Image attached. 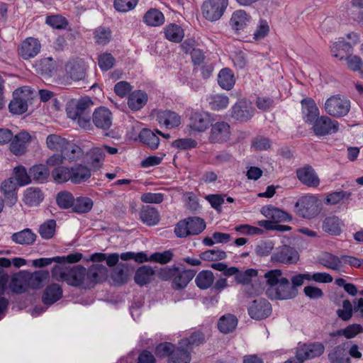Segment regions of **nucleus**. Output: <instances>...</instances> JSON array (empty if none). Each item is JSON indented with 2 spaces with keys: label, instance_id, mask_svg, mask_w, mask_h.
Here are the masks:
<instances>
[{
  "label": "nucleus",
  "instance_id": "obj_50",
  "mask_svg": "<svg viewBox=\"0 0 363 363\" xmlns=\"http://www.w3.org/2000/svg\"><path fill=\"white\" fill-rule=\"evenodd\" d=\"M46 143L50 150L62 152L67 140L60 135L51 134L47 137Z\"/></svg>",
  "mask_w": 363,
  "mask_h": 363
},
{
  "label": "nucleus",
  "instance_id": "obj_17",
  "mask_svg": "<svg viewBox=\"0 0 363 363\" xmlns=\"http://www.w3.org/2000/svg\"><path fill=\"white\" fill-rule=\"evenodd\" d=\"M41 45L39 40L34 38H26L19 48V55L25 60L36 56L40 51Z\"/></svg>",
  "mask_w": 363,
  "mask_h": 363
},
{
  "label": "nucleus",
  "instance_id": "obj_38",
  "mask_svg": "<svg viewBox=\"0 0 363 363\" xmlns=\"http://www.w3.org/2000/svg\"><path fill=\"white\" fill-rule=\"evenodd\" d=\"M25 272H21L13 276L9 284L11 290L15 294H22L28 288Z\"/></svg>",
  "mask_w": 363,
  "mask_h": 363
},
{
  "label": "nucleus",
  "instance_id": "obj_60",
  "mask_svg": "<svg viewBox=\"0 0 363 363\" xmlns=\"http://www.w3.org/2000/svg\"><path fill=\"white\" fill-rule=\"evenodd\" d=\"M229 104L228 96L222 94L213 96L209 101L210 108L214 111H220L225 108Z\"/></svg>",
  "mask_w": 363,
  "mask_h": 363
},
{
  "label": "nucleus",
  "instance_id": "obj_18",
  "mask_svg": "<svg viewBox=\"0 0 363 363\" xmlns=\"http://www.w3.org/2000/svg\"><path fill=\"white\" fill-rule=\"evenodd\" d=\"M253 115V108L247 101L239 100L231 108V116L240 121H247Z\"/></svg>",
  "mask_w": 363,
  "mask_h": 363
},
{
  "label": "nucleus",
  "instance_id": "obj_3",
  "mask_svg": "<svg viewBox=\"0 0 363 363\" xmlns=\"http://www.w3.org/2000/svg\"><path fill=\"white\" fill-rule=\"evenodd\" d=\"M296 213L301 217L311 219L316 217L321 211V203L314 195L301 196L295 204Z\"/></svg>",
  "mask_w": 363,
  "mask_h": 363
},
{
  "label": "nucleus",
  "instance_id": "obj_47",
  "mask_svg": "<svg viewBox=\"0 0 363 363\" xmlns=\"http://www.w3.org/2000/svg\"><path fill=\"white\" fill-rule=\"evenodd\" d=\"M94 105V102L89 96L82 97L77 100L75 105V110L72 113V116H83L90 114L91 107Z\"/></svg>",
  "mask_w": 363,
  "mask_h": 363
},
{
  "label": "nucleus",
  "instance_id": "obj_27",
  "mask_svg": "<svg viewBox=\"0 0 363 363\" xmlns=\"http://www.w3.org/2000/svg\"><path fill=\"white\" fill-rule=\"evenodd\" d=\"M140 218L146 225L153 226L160 222V215L155 208L145 206L140 211Z\"/></svg>",
  "mask_w": 363,
  "mask_h": 363
},
{
  "label": "nucleus",
  "instance_id": "obj_52",
  "mask_svg": "<svg viewBox=\"0 0 363 363\" xmlns=\"http://www.w3.org/2000/svg\"><path fill=\"white\" fill-rule=\"evenodd\" d=\"M15 179L18 186H26L31 182V175L30 172L28 173L27 169L23 166H18L13 169Z\"/></svg>",
  "mask_w": 363,
  "mask_h": 363
},
{
  "label": "nucleus",
  "instance_id": "obj_32",
  "mask_svg": "<svg viewBox=\"0 0 363 363\" xmlns=\"http://www.w3.org/2000/svg\"><path fill=\"white\" fill-rule=\"evenodd\" d=\"M346 345L347 343L339 345L329 352L328 359L331 363H350Z\"/></svg>",
  "mask_w": 363,
  "mask_h": 363
},
{
  "label": "nucleus",
  "instance_id": "obj_57",
  "mask_svg": "<svg viewBox=\"0 0 363 363\" xmlns=\"http://www.w3.org/2000/svg\"><path fill=\"white\" fill-rule=\"evenodd\" d=\"M71 167L68 168L64 166H60L55 168L52 172V177L54 180L59 183L71 182Z\"/></svg>",
  "mask_w": 363,
  "mask_h": 363
},
{
  "label": "nucleus",
  "instance_id": "obj_53",
  "mask_svg": "<svg viewBox=\"0 0 363 363\" xmlns=\"http://www.w3.org/2000/svg\"><path fill=\"white\" fill-rule=\"evenodd\" d=\"M30 174L34 180L43 182L48 179L50 172L45 165L40 164L30 168Z\"/></svg>",
  "mask_w": 363,
  "mask_h": 363
},
{
  "label": "nucleus",
  "instance_id": "obj_59",
  "mask_svg": "<svg viewBox=\"0 0 363 363\" xmlns=\"http://www.w3.org/2000/svg\"><path fill=\"white\" fill-rule=\"evenodd\" d=\"M204 340L203 334L201 332L197 331L191 333L188 338L182 339L179 342V344L183 345L190 350L191 346H198L203 343Z\"/></svg>",
  "mask_w": 363,
  "mask_h": 363
},
{
  "label": "nucleus",
  "instance_id": "obj_21",
  "mask_svg": "<svg viewBox=\"0 0 363 363\" xmlns=\"http://www.w3.org/2000/svg\"><path fill=\"white\" fill-rule=\"evenodd\" d=\"M272 259L283 264L295 263L298 259V254L294 248L284 245L273 255Z\"/></svg>",
  "mask_w": 363,
  "mask_h": 363
},
{
  "label": "nucleus",
  "instance_id": "obj_43",
  "mask_svg": "<svg viewBox=\"0 0 363 363\" xmlns=\"http://www.w3.org/2000/svg\"><path fill=\"white\" fill-rule=\"evenodd\" d=\"M166 38L174 43H180L184 35L183 29L178 25L172 23L164 28Z\"/></svg>",
  "mask_w": 363,
  "mask_h": 363
},
{
  "label": "nucleus",
  "instance_id": "obj_61",
  "mask_svg": "<svg viewBox=\"0 0 363 363\" xmlns=\"http://www.w3.org/2000/svg\"><path fill=\"white\" fill-rule=\"evenodd\" d=\"M351 194V192L342 190L331 192L326 196L325 203L327 205H336L344 199H349Z\"/></svg>",
  "mask_w": 363,
  "mask_h": 363
},
{
  "label": "nucleus",
  "instance_id": "obj_19",
  "mask_svg": "<svg viewBox=\"0 0 363 363\" xmlns=\"http://www.w3.org/2000/svg\"><path fill=\"white\" fill-rule=\"evenodd\" d=\"M344 226L343 221L337 216H326L322 223V230L334 236L340 235Z\"/></svg>",
  "mask_w": 363,
  "mask_h": 363
},
{
  "label": "nucleus",
  "instance_id": "obj_6",
  "mask_svg": "<svg viewBox=\"0 0 363 363\" xmlns=\"http://www.w3.org/2000/svg\"><path fill=\"white\" fill-rule=\"evenodd\" d=\"M213 120L207 112H194L189 118L188 127L194 133L206 132L212 125Z\"/></svg>",
  "mask_w": 363,
  "mask_h": 363
},
{
  "label": "nucleus",
  "instance_id": "obj_13",
  "mask_svg": "<svg viewBox=\"0 0 363 363\" xmlns=\"http://www.w3.org/2000/svg\"><path fill=\"white\" fill-rule=\"evenodd\" d=\"M112 113L111 111L104 106H100L95 109L92 114V121L96 128L106 130L112 125Z\"/></svg>",
  "mask_w": 363,
  "mask_h": 363
},
{
  "label": "nucleus",
  "instance_id": "obj_33",
  "mask_svg": "<svg viewBox=\"0 0 363 363\" xmlns=\"http://www.w3.org/2000/svg\"><path fill=\"white\" fill-rule=\"evenodd\" d=\"M257 271L253 269H248L245 272L239 271V272H238L236 274L235 280L238 284H242L245 286L243 290L247 294H248L250 296H252L253 294H257L258 291H255V292L250 291L251 286H250L248 284L252 281V279L257 277Z\"/></svg>",
  "mask_w": 363,
  "mask_h": 363
},
{
  "label": "nucleus",
  "instance_id": "obj_62",
  "mask_svg": "<svg viewBox=\"0 0 363 363\" xmlns=\"http://www.w3.org/2000/svg\"><path fill=\"white\" fill-rule=\"evenodd\" d=\"M201 259L205 261H216L224 259L226 257L225 252L219 249L208 250L200 255Z\"/></svg>",
  "mask_w": 363,
  "mask_h": 363
},
{
  "label": "nucleus",
  "instance_id": "obj_29",
  "mask_svg": "<svg viewBox=\"0 0 363 363\" xmlns=\"http://www.w3.org/2000/svg\"><path fill=\"white\" fill-rule=\"evenodd\" d=\"M251 16L243 10L235 11L230 20V24L232 28L239 31L243 30L250 22Z\"/></svg>",
  "mask_w": 363,
  "mask_h": 363
},
{
  "label": "nucleus",
  "instance_id": "obj_46",
  "mask_svg": "<svg viewBox=\"0 0 363 363\" xmlns=\"http://www.w3.org/2000/svg\"><path fill=\"white\" fill-rule=\"evenodd\" d=\"M214 275L211 271L203 270L200 272L195 279L196 286L201 289H207L213 284Z\"/></svg>",
  "mask_w": 363,
  "mask_h": 363
},
{
  "label": "nucleus",
  "instance_id": "obj_49",
  "mask_svg": "<svg viewBox=\"0 0 363 363\" xmlns=\"http://www.w3.org/2000/svg\"><path fill=\"white\" fill-rule=\"evenodd\" d=\"M105 156L106 155L101 146L93 147L89 152L90 163L96 169H99L102 166Z\"/></svg>",
  "mask_w": 363,
  "mask_h": 363
},
{
  "label": "nucleus",
  "instance_id": "obj_2",
  "mask_svg": "<svg viewBox=\"0 0 363 363\" xmlns=\"http://www.w3.org/2000/svg\"><path fill=\"white\" fill-rule=\"evenodd\" d=\"M195 276V272L183 267L172 266L161 268L157 273L159 279L171 281L174 290H182L187 286Z\"/></svg>",
  "mask_w": 363,
  "mask_h": 363
},
{
  "label": "nucleus",
  "instance_id": "obj_14",
  "mask_svg": "<svg viewBox=\"0 0 363 363\" xmlns=\"http://www.w3.org/2000/svg\"><path fill=\"white\" fill-rule=\"evenodd\" d=\"M65 71L67 76L75 82L84 79L86 74V65L81 59L67 62Z\"/></svg>",
  "mask_w": 363,
  "mask_h": 363
},
{
  "label": "nucleus",
  "instance_id": "obj_1",
  "mask_svg": "<svg viewBox=\"0 0 363 363\" xmlns=\"http://www.w3.org/2000/svg\"><path fill=\"white\" fill-rule=\"evenodd\" d=\"M281 275L280 269L270 270L264 274L268 286L266 294L270 299H291L297 294V289H294L289 281Z\"/></svg>",
  "mask_w": 363,
  "mask_h": 363
},
{
  "label": "nucleus",
  "instance_id": "obj_35",
  "mask_svg": "<svg viewBox=\"0 0 363 363\" xmlns=\"http://www.w3.org/2000/svg\"><path fill=\"white\" fill-rule=\"evenodd\" d=\"M25 273L28 288L32 289H39L42 287L43 281L49 277V272L43 270L37 271L33 273L25 272Z\"/></svg>",
  "mask_w": 363,
  "mask_h": 363
},
{
  "label": "nucleus",
  "instance_id": "obj_12",
  "mask_svg": "<svg viewBox=\"0 0 363 363\" xmlns=\"http://www.w3.org/2000/svg\"><path fill=\"white\" fill-rule=\"evenodd\" d=\"M323 344L319 342L303 344L297 347V357L301 362L320 356L324 352Z\"/></svg>",
  "mask_w": 363,
  "mask_h": 363
},
{
  "label": "nucleus",
  "instance_id": "obj_15",
  "mask_svg": "<svg viewBox=\"0 0 363 363\" xmlns=\"http://www.w3.org/2000/svg\"><path fill=\"white\" fill-rule=\"evenodd\" d=\"M31 136L26 131H21L16 135H13L10 144V150L15 155H22L27 150L28 143L30 142Z\"/></svg>",
  "mask_w": 363,
  "mask_h": 363
},
{
  "label": "nucleus",
  "instance_id": "obj_9",
  "mask_svg": "<svg viewBox=\"0 0 363 363\" xmlns=\"http://www.w3.org/2000/svg\"><path fill=\"white\" fill-rule=\"evenodd\" d=\"M211 129L208 140L212 143H222L229 140L230 126L225 121H218L211 125Z\"/></svg>",
  "mask_w": 363,
  "mask_h": 363
},
{
  "label": "nucleus",
  "instance_id": "obj_51",
  "mask_svg": "<svg viewBox=\"0 0 363 363\" xmlns=\"http://www.w3.org/2000/svg\"><path fill=\"white\" fill-rule=\"evenodd\" d=\"M188 229L189 235H199L206 228V223L203 219L199 217L187 218Z\"/></svg>",
  "mask_w": 363,
  "mask_h": 363
},
{
  "label": "nucleus",
  "instance_id": "obj_36",
  "mask_svg": "<svg viewBox=\"0 0 363 363\" xmlns=\"http://www.w3.org/2000/svg\"><path fill=\"white\" fill-rule=\"evenodd\" d=\"M191 361L190 350L183 345L179 343L171 357L168 359V363H189Z\"/></svg>",
  "mask_w": 363,
  "mask_h": 363
},
{
  "label": "nucleus",
  "instance_id": "obj_55",
  "mask_svg": "<svg viewBox=\"0 0 363 363\" xmlns=\"http://www.w3.org/2000/svg\"><path fill=\"white\" fill-rule=\"evenodd\" d=\"M56 221L50 219L40 225L38 233L42 238L48 240L52 238L55 233Z\"/></svg>",
  "mask_w": 363,
  "mask_h": 363
},
{
  "label": "nucleus",
  "instance_id": "obj_26",
  "mask_svg": "<svg viewBox=\"0 0 363 363\" xmlns=\"http://www.w3.org/2000/svg\"><path fill=\"white\" fill-rule=\"evenodd\" d=\"M155 271L149 265H143L135 272L134 280L142 286L150 283L155 278Z\"/></svg>",
  "mask_w": 363,
  "mask_h": 363
},
{
  "label": "nucleus",
  "instance_id": "obj_30",
  "mask_svg": "<svg viewBox=\"0 0 363 363\" xmlns=\"http://www.w3.org/2000/svg\"><path fill=\"white\" fill-rule=\"evenodd\" d=\"M147 101V95L141 90L132 92L128 98V105L132 111L141 109L146 104Z\"/></svg>",
  "mask_w": 363,
  "mask_h": 363
},
{
  "label": "nucleus",
  "instance_id": "obj_28",
  "mask_svg": "<svg viewBox=\"0 0 363 363\" xmlns=\"http://www.w3.org/2000/svg\"><path fill=\"white\" fill-rule=\"evenodd\" d=\"M16 189L17 184L13 178H9L1 184V191L10 206H13L17 201Z\"/></svg>",
  "mask_w": 363,
  "mask_h": 363
},
{
  "label": "nucleus",
  "instance_id": "obj_4",
  "mask_svg": "<svg viewBox=\"0 0 363 363\" xmlns=\"http://www.w3.org/2000/svg\"><path fill=\"white\" fill-rule=\"evenodd\" d=\"M326 113L336 118L346 116L350 110V101L340 95H335L328 98L325 103Z\"/></svg>",
  "mask_w": 363,
  "mask_h": 363
},
{
  "label": "nucleus",
  "instance_id": "obj_16",
  "mask_svg": "<svg viewBox=\"0 0 363 363\" xmlns=\"http://www.w3.org/2000/svg\"><path fill=\"white\" fill-rule=\"evenodd\" d=\"M296 177L303 184L310 187H317L320 184L317 174L310 165L297 169Z\"/></svg>",
  "mask_w": 363,
  "mask_h": 363
},
{
  "label": "nucleus",
  "instance_id": "obj_63",
  "mask_svg": "<svg viewBox=\"0 0 363 363\" xmlns=\"http://www.w3.org/2000/svg\"><path fill=\"white\" fill-rule=\"evenodd\" d=\"M115 62L114 57L108 52H104L98 57V65L102 71L111 69L113 67Z\"/></svg>",
  "mask_w": 363,
  "mask_h": 363
},
{
  "label": "nucleus",
  "instance_id": "obj_37",
  "mask_svg": "<svg viewBox=\"0 0 363 363\" xmlns=\"http://www.w3.org/2000/svg\"><path fill=\"white\" fill-rule=\"evenodd\" d=\"M238 319L234 315L226 314L220 318L218 328L221 333L228 334L234 331L238 325Z\"/></svg>",
  "mask_w": 363,
  "mask_h": 363
},
{
  "label": "nucleus",
  "instance_id": "obj_39",
  "mask_svg": "<svg viewBox=\"0 0 363 363\" xmlns=\"http://www.w3.org/2000/svg\"><path fill=\"white\" fill-rule=\"evenodd\" d=\"M235 82L234 74L229 68L222 69L218 75V84L225 90H230Z\"/></svg>",
  "mask_w": 363,
  "mask_h": 363
},
{
  "label": "nucleus",
  "instance_id": "obj_41",
  "mask_svg": "<svg viewBox=\"0 0 363 363\" xmlns=\"http://www.w3.org/2000/svg\"><path fill=\"white\" fill-rule=\"evenodd\" d=\"M143 21L150 26H160L164 22L163 13L156 9H151L147 11L143 17Z\"/></svg>",
  "mask_w": 363,
  "mask_h": 363
},
{
  "label": "nucleus",
  "instance_id": "obj_20",
  "mask_svg": "<svg viewBox=\"0 0 363 363\" xmlns=\"http://www.w3.org/2000/svg\"><path fill=\"white\" fill-rule=\"evenodd\" d=\"M157 121L167 128H174L181 124V117L176 112L169 110H160L157 113Z\"/></svg>",
  "mask_w": 363,
  "mask_h": 363
},
{
  "label": "nucleus",
  "instance_id": "obj_25",
  "mask_svg": "<svg viewBox=\"0 0 363 363\" xmlns=\"http://www.w3.org/2000/svg\"><path fill=\"white\" fill-rule=\"evenodd\" d=\"M71 182L75 184L85 182L91 176V169L86 165L76 164L71 167Z\"/></svg>",
  "mask_w": 363,
  "mask_h": 363
},
{
  "label": "nucleus",
  "instance_id": "obj_24",
  "mask_svg": "<svg viewBox=\"0 0 363 363\" xmlns=\"http://www.w3.org/2000/svg\"><path fill=\"white\" fill-rule=\"evenodd\" d=\"M62 289L58 284H51L44 290L42 301L45 305H52L62 297Z\"/></svg>",
  "mask_w": 363,
  "mask_h": 363
},
{
  "label": "nucleus",
  "instance_id": "obj_42",
  "mask_svg": "<svg viewBox=\"0 0 363 363\" xmlns=\"http://www.w3.org/2000/svg\"><path fill=\"white\" fill-rule=\"evenodd\" d=\"M352 45L344 40L335 42L331 46V52L333 57H338L340 60L345 59V55L352 52Z\"/></svg>",
  "mask_w": 363,
  "mask_h": 363
},
{
  "label": "nucleus",
  "instance_id": "obj_10",
  "mask_svg": "<svg viewBox=\"0 0 363 363\" xmlns=\"http://www.w3.org/2000/svg\"><path fill=\"white\" fill-rule=\"evenodd\" d=\"M86 269L82 265L67 268L66 283L72 286H82L85 289Z\"/></svg>",
  "mask_w": 363,
  "mask_h": 363
},
{
  "label": "nucleus",
  "instance_id": "obj_56",
  "mask_svg": "<svg viewBox=\"0 0 363 363\" xmlns=\"http://www.w3.org/2000/svg\"><path fill=\"white\" fill-rule=\"evenodd\" d=\"M55 61L51 57L44 58L40 62L39 69L43 77H52L55 72Z\"/></svg>",
  "mask_w": 363,
  "mask_h": 363
},
{
  "label": "nucleus",
  "instance_id": "obj_23",
  "mask_svg": "<svg viewBox=\"0 0 363 363\" xmlns=\"http://www.w3.org/2000/svg\"><path fill=\"white\" fill-rule=\"evenodd\" d=\"M302 112L305 122L312 124L318 118L319 109L315 101L307 98L301 101Z\"/></svg>",
  "mask_w": 363,
  "mask_h": 363
},
{
  "label": "nucleus",
  "instance_id": "obj_34",
  "mask_svg": "<svg viewBox=\"0 0 363 363\" xmlns=\"http://www.w3.org/2000/svg\"><path fill=\"white\" fill-rule=\"evenodd\" d=\"M43 199V194L39 188L29 187L24 192L23 201L29 206H38Z\"/></svg>",
  "mask_w": 363,
  "mask_h": 363
},
{
  "label": "nucleus",
  "instance_id": "obj_5",
  "mask_svg": "<svg viewBox=\"0 0 363 363\" xmlns=\"http://www.w3.org/2000/svg\"><path fill=\"white\" fill-rule=\"evenodd\" d=\"M228 4V0H206L201 6L202 14L209 21H218L223 15Z\"/></svg>",
  "mask_w": 363,
  "mask_h": 363
},
{
  "label": "nucleus",
  "instance_id": "obj_64",
  "mask_svg": "<svg viewBox=\"0 0 363 363\" xmlns=\"http://www.w3.org/2000/svg\"><path fill=\"white\" fill-rule=\"evenodd\" d=\"M9 108L14 114H22L28 109V104L26 99L14 98L9 104Z\"/></svg>",
  "mask_w": 363,
  "mask_h": 363
},
{
  "label": "nucleus",
  "instance_id": "obj_11",
  "mask_svg": "<svg viewBox=\"0 0 363 363\" xmlns=\"http://www.w3.org/2000/svg\"><path fill=\"white\" fill-rule=\"evenodd\" d=\"M107 268L101 264H94L86 269L85 289L93 287L107 277Z\"/></svg>",
  "mask_w": 363,
  "mask_h": 363
},
{
  "label": "nucleus",
  "instance_id": "obj_54",
  "mask_svg": "<svg viewBox=\"0 0 363 363\" xmlns=\"http://www.w3.org/2000/svg\"><path fill=\"white\" fill-rule=\"evenodd\" d=\"M94 38L99 45H106L111 39V30L108 28L98 27L94 32Z\"/></svg>",
  "mask_w": 363,
  "mask_h": 363
},
{
  "label": "nucleus",
  "instance_id": "obj_22",
  "mask_svg": "<svg viewBox=\"0 0 363 363\" xmlns=\"http://www.w3.org/2000/svg\"><path fill=\"white\" fill-rule=\"evenodd\" d=\"M261 213L273 223L289 222L292 219V216L287 212L272 206L262 207Z\"/></svg>",
  "mask_w": 363,
  "mask_h": 363
},
{
  "label": "nucleus",
  "instance_id": "obj_48",
  "mask_svg": "<svg viewBox=\"0 0 363 363\" xmlns=\"http://www.w3.org/2000/svg\"><path fill=\"white\" fill-rule=\"evenodd\" d=\"M56 202L59 208L61 209L72 208V210H73L74 197L69 191H60L57 194Z\"/></svg>",
  "mask_w": 363,
  "mask_h": 363
},
{
  "label": "nucleus",
  "instance_id": "obj_31",
  "mask_svg": "<svg viewBox=\"0 0 363 363\" xmlns=\"http://www.w3.org/2000/svg\"><path fill=\"white\" fill-rule=\"evenodd\" d=\"M37 235L30 229L25 228L12 234L11 240L18 245H30L34 243Z\"/></svg>",
  "mask_w": 363,
  "mask_h": 363
},
{
  "label": "nucleus",
  "instance_id": "obj_40",
  "mask_svg": "<svg viewBox=\"0 0 363 363\" xmlns=\"http://www.w3.org/2000/svg\"><path fill=\"white\" fill-rule=\"evenodd\" d=\"M140 140L147 145L151 150H155L160 144V138L151 130L144 128L139 134Z\"/></svg>",
  "mask_w": 363,
  "mask_h": 363
},
{
  "label": "nucleus",
  "instance_id": "obj_44",
  "mask_svg": "<svg viewBox=\"0 0 363 363\" xmlns=\"http://www.w3.org/2000/svg\"><path fill=\"white\" fill-rule=\"evenodd\" d=\"M94 206L93 201L86 196H79L74 199L73 211L77 213H86L89 212Z\"/></svg>",
  "mask_w": 363,
  "mask_h": 363
},
{
  "label": "nucleus",
  "instance_id": "obj_8",
  "mask_svg": "<svg viewBox=\"0 0 363 363\" xmlns=\"http://www.w3.org/2000/svg\"><path fill=\"white\" fill-rule=\"evenodd\" d=\"M313 124V130L318 136L335 133L339 130V123L326 116L318 118Z\"/></svg>",
  "mask_w": 363,
  "mask_h": 363
},
{
  "label": "nucleus",
  "instance_id": "obj_58",
  "mask_svg": "<svg viewBox=\"0 0 363 363\" xmlns=\"http://www.w3.org/2000/svg\"><path fill=\"white\" fill-rule=\"evenodd\" d=\"M45 23L52 28L58 30L65 29L68 25L67 20L61 15L48 16Z\"/></svg>",
  "mask_w": 363,
  "mask_h": 363
},
{
  "label": "nucleus",
  "instance_id": "obj_45",
  "mask_svg": "<svg viewBox=\"0 0 363 363\" xmlns=\"http://www.w3.org/2000/svg\"><path fill=\"white\" fill-rule=\"evenodd\" d=\"M320 263L326 268L340 271L342 268L341 257H339L330 253H325L320 259Z\"/></svg>",
  "mask_w": 363,
  "mask_h": 363
},
{
  "label": "nucleus",
  "instance_id": "obj_7",
  "mask_svg": "<svg viewBox=\"0 0 363 363\" xmlns=\"http://www.w3.org/2000/svg\"><path fill=\"white\" fill-rule=\"evenodd\" d=\"M249 315L255 320H262L268 318L272 311V306L269 301L262 298L254 300L249 306Z\"/></svg>",
  "mask_w": 363,
  "mask_h": 363
}]
</instances>
